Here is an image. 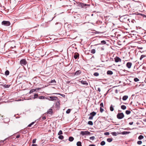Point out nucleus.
<instances>
[{
  "mask_svg": "<svg viewBox=\"0 0 146 146\" xmlns=\"http://www.w3.org/2000/svg\"><path fill=\"white\" fill-rule=\"evenodd\" d=\"M127 20H128V21H129V19H127Z\"/></svg>",
  "mask_w": 146,
  "mask_h": 146,
  "instance_id": "64",
  "label": "nucleus"
},
{
  "mask_svg": "<svg viewBox=\"0 0 146 146\" xmlns=\"http://www.w3.org/2000/svg\"><path fill=\"white\" fill-rule=\"evenodd\" d=\"M64 138V136L62 135H59L58 138L60 139H62Z\"/></svg>",
  "mask_w": 146,
  "mask_h": 146,
  "instance_id": "38",
  "label": "nucleus"
},
{
  "mask_svg": "<svg viewBox=\"0 0 146 146\" xmlns=\"http://www.w3.org/2000/svg\"><path fill=\"white\" fill-rule=\"evenodd\" d=\"M5 88H8L10 86V85H7V84H3L2 85Z\"/></svg>",
  "mask_w": 146,
  "mask_h": 146,
  "instance_id": "23",
  "label": "nucleus"
},
{
  "mask_svg": "<svg viewBox=\"0 0 146 146\" xmlns=\"http://www.w3.org/2000/svg\"><path fill=\"white\" fill-rule=\"evenodd\" d=\"M110 110L111 111H113L114 110L113 107V105L112 104L110 106Z\"/></svg>",
  "mask_w": 146,
  "mask_h": 146,
  "instance_id": "22",
  "label": "nucleus"
},
{
  "mask_svg": "<svg viewBox=\"0 0 146 146\" xmlns=\"http://www.w3.org/2000/svg\"><path fill=\"white\" fill-rule=\"evenodd\" d=\"M35 91L36 90L35 89H31L29 92V94H31L32 93L35 92Z\"/></svg>",
  "mask_w": 146,
  "mask_h": 146,
  "instance_id": "20",
  "label": "nucleus"
},
{
  "mask_svg": "<svg viewBox=\"0 0 146 146\" xmlns=\"http://www.w3.org/2000/svg\"><path fill=\"white\" fill-rule=\"evenodd\" d=\"M95 139V137L94 136H92L90 138V139L92 140H93Z\"/></svg>",
  "mask_w": 146,
  "mask_h": 146,
  "instance_id": "44",
  "label": "nucleus"
},
{
  "mask_svg": "<svg viewBox=\"0 0 146 146\" xmlns=\"http://www.w3.org/2000/svg\"><path fill=\"white\" fill-rule=\"evenodd\" d=\"M139 14L140 15H141V16H142V15H143L142 14L139 13Z\"/></svg>",
  "mask_w": 146,
  "mask_h": 146,
  "instance_id": "63",
  "label": "nucleus"
},
{
  "mask_svg": "<svg viewBox=\"0 0 146 146\" xmlns=\"http://www.w3.org/2000/svg\"><path fill=\"white\" fill-rule=\"evenodd\" d=\"M35 122H32L31 124L32 125H33L34 124Z\"/></svg>",
  "mask_w": 146,
  "mask_h": 146,
  "instance_id": "62",
  "label": "nucleus"
},
{
  "mask_svg": "<svg viewBox=\"0 0 146 146\" xmlns=\"http://www.w3.org/2000/svg\"><path fill=\"white\" fill-rule=\"evenodd\" d=\"M46 117L45 116H44L42 118V120H45L46 119Z\"/></svg>",
  "mask_w": 146,
  "mask_h": 146,
  "instance_id": "50",
  "label": "nucleus"
},
{
  "mask_svg": "<svg viewBox=\"0 0 146 146\" xmlns=\"http://www.w3.org/2000/svg\"><path fill=\"white\" fill-rule=\"evenodd\" d=\"M96 113L95 112L93 111L90 113V115L93 117L94 116H95L96 114Z\"/></svg>",
  "mask_w": 146,
  "mask_h": 146,
  "instance_id": "18",
  "label": "nucleus"
},
{
  "mask_svg": "<svg viewBox=\"0 0 146 146\" xmlns=\"http://www.w3.org/2000/svg\"><path fill=\"white\" fill-rule=\"evenodd\" d=\"M60 101L59 99H58V100H57L55 104V107L56 108L57 110H59L60 108Z\"/></svg>",
  "mask_w": 146,
  "mask_h": 146,
  "instance_id": "7",
  "label": "nucleus"
},
{
  "mask_svg": "<svg viewBox=\"0 0 146 146\" xmlns=\"http://www.w3.org/2000/svg\"><path fill=\"white\" fill-rule=\"evenodd\" d=\"M32 125L30 123V124H29V125L28 126V127H30Z\"/></svg>",
  "mask_w": 146,
  "mask_h": 146,
  "instance_id": "61",
  "label": "nucleus"
},
{
  "mask_svg": "<svg viewBox=\"0 0 146 146\" xmlns=\"http://www.w3.org/2000/svg\"><path fill=\"white\" fill-rule=\"evenodd\" d=\"M146 56L145 55H142L141 56L140 58V60H142L143 58L144 57H146Z\"/></svg>",
  "mask_w": 146,
  "mask_h": 146,
  "instance_id": "31",
  "label": "nucleus"
},
{
  "mask_svg": "<svg viewBox=\"0 0 146 146\" xmlns=\"http://www.w3.org/2000/svg\"><path fill=\"white\" fill-rule=\"evenodd\" d=\"M88 119H93V117L91 116L89 117Z\"/></svg>",
  "mask_w": 146,
  "mask_h": 146,
  "instance_id": "52",
  "label": "nucleus"
},
{
  "mask_svg": "<svg viewBox=\"0 0 146 146\" xmlns=\"http://www.w3.org/2000/svg\"><path fill=\"white\" fill-rule=\"evenodd\" d=\"M100 106H101L100 107H104V105H103V103H101L100 104Z\"/></svg>",
  "mask_w": 146,
  "mask_h": 146,
  "instance_id": "49",
  "label": "nucleus"
},
{
  "mask_svg": "<svg viewBox=\"0 0 146 146\" xmlns=\"http://www.w3.org/2000/svg\"><path fill=\"white\" fill-rule=\"evenodd\" d=\"M20 64L22 66L26 65L27 64V62L25 59H22L20 62Z\"/></svg>",
  "mask_w": 146,
  "mask_h": 146,
  "instance_id": "4",
  "label": "nucleus"
},
{
  "mask_svg": "<svg viewBox=\"0 0 146 146\" xmlns=\"http://www.w3.org/2000/svg\"><path fill=\"white\" fill-rule=\"evenodd\" d=\"M52 94H58V95H59L61 96H62L63 97H64L65 96V95L64 94H61L60 93H54Z\"/></svg>",
  "mask_w": 146,
  "mask_h": 146,
  "instance_id": "25",
  "label": "nucleus"
},
{
  "mask_svg": "<svg viewBox=\"0 0 146 146\" xmlns=\"http://www.w3.org/2000/svg\"><path fill=\"white\" fill-rule=\"evenodd\" d=\"M107 74L108 75H112L113 74V72L111 70H108L107 72Z\"/></svg>",
  "mask_w": 146,
  "mask_h": 146,
  "instance_id": "19",
  "label": "nucleus"
},
{
  "mask_svg": "<svg viewBox=\"0 0 146 146\" xmlns=\"http://www.w3.org/2000/svg\"><path fill=\"white\" fill-rule=\"evenodd\" d=\"M131 22L132 23H134V22H135V20H134L133 19V20H131Z\"/></svg>",
  "mask_w": 146,
  "mask_h": 146,
  "instance_id": "60",
  "label": "nucleus"
},
{
  "mask_svg": "<svg viewBox=\"0 0 146 146\" xmlns=\"http://www.w3.org/2000/svg\"><path fill=\"white\" fill-rule=\"evenodd\" d=\"M104 110L103 108H102V107L100 108V112L102 113L104 111Z\"/></svg>",
  "mask_w": 146,
  "mask_h": 146,
  "instance_id": "47",
  "label": "nucleus"
},
{
  "mask_svg": "<svg viewBox=\"0 0 146 146\" xmlns=\"http://www.w3.org/2000/svg\"><path fill=\"white\" fill-rule=\"evenodd\" d=\"M101 43L100 44H95V45H97L99 44H106V42L104 40H102L101 42Z\"/></svg>",
  "mask_w": 146,
  "mask_h": 146,
  "instance_id": "16",
  "label": "nucleus"
},
{
  "mask_svg": "<svg viewBox=\"0 0 146 146\" xmlns=\"http://www.w3.org/2000/svg\"><path fill=\"white\" fill-rule=\"evenodd\" d=\"M36 139H33V143H36Z\"/></svg>",
  "mask_w": 146,
  "mask_h": 146,
  "instance_id": "48",
  "label": "nucleus"
},
{
  "mask_svg": "<svg viewBox=\"0 0 146 146\" xmlns=\"http://www.w3.org/2000/svg\"><path fill=\"white\" fill-rule=\"evenodd\" d=\"M98 90L99 92H100L101 91V89L100 88H98Z\"/></svg>",
  "mask_w": 146,
  "mask_h": 146,
  "instance_id": "55",
  "label": "nucleus"
},
{
  "mask_svg": "<svg viewBox=\"0 0 146 146\" xmlns=\"http://www.w3.org/2000/svg\"><path fill=\"white\" fill-rule=\"evenodd\" d=\"M105 142L104 141H102L100 143V145L103 146L105 145Z\"/></svg>",
  "mask_w": 146,
  "mask_h": 146,
  "instance_id": "35",
  "label": "nucleus"
},
{
  "mask_svg": "<svg viewBox=\"0 0 146 146\" xmlns=\"http://www.w3.org/2000/svg\"><path fill=\"white\" fill-rule=\"evenodd\" d=\"M38 95V94L35 93L34 94V97H32V98L33 99H35L36 98H38L39 97Z\"/></svg>",
  "mask_w": 146,
  "mask_h": 146,
  "instance_id": "13",
  "label": "nucleus"
},
{
  "mask_svg": "<svg viewBox=\"0 0 146 146\" xmlns=\"http://www.w3.org/2000/svg\"><path fill=\"white\" fill-rule=\"evenodd\" d=\"M69 141H70L72 142L74 140V138L72 137H70L69 138Z\"/></svg>",
  "mask_w": 146,
  "mask_h": 146,
  "instance_id": "21",
  "label": "nucleus"
},
{
  "mask_svg": "<svg viewBox=\"0 0 146 146\" xmlns=\"http://www.w3.org/2000/svg\"><path fill=\"white\" fill-rule=\"evenodd\" d=\"M132 65V63L131 62H128L127 63L126 66L129 68H130Z\"/></svg>",
  "mask_w": 146,
  "mask_h": 146,
  "instance_id": "10",
  "label": "nucleus"
},
{
  "mask_svg": "<svg viewBox=\"0 0 146 146\" xmlns=\"http://www.w3.org/2000/svg\"><path fill=\"white\" fill-rule=\"evenodd\" d=\"M107 141L109 142H111L113 140V138H108L107 139Z\"/></svg>",
  "mask_w": 146,
  "mask_h": 146,
  "instance_id": "24",
  "label": "nucleus"
},
{
  "mask_svg": "<svg viewBox=\"0 0 146 146\" xmlns=\"http://www.w3.org/2000/svg\"><path fill=\"white\" fill-rule=\"evenodd\" d=\"M88 124L91 125H93V122L92 121H88Z\"/></svg>",
  "mask_w": 146,
  "mask_h": 146,
  "instance_id": "36",
  "label": "nucleus"
},
{
  "mask_svg": "<svg viewBox=\"0 0 146 146\" xmlns=\"http://www.w3.org/2000/svg\"><path fill=\"white\" fill-rule=\"evenodd\" d=\"M124 115L123 113L121 112L118 113L117 115V118L119 119H121L123 118Z\"/></svg>",
  "mask_w": 146,
  "mask_h": 146,
  "instance_id": "3",
  "label": "nucleus"
},
{
  "mask_svg": "<svg viewBox=\"0 0 146 146\" xmlns=\"http://www.w3.org/2000/svg\"><path fill=\"white\" fill-rule=\"evenodd\" d=\"M111 134L114 136H116L117 135V133L115 132H113L111 133Z\"/></svg>",
  "mask_w": 146,
  "mask_h": 146,
  "instance_id": "37",
  "label": "nucleus"
},
{
  "mask_svg": "<svg viewBox=\"0 0 146 146\" xmlns=\"http://www.w3.org/2000/svg\"><path fill=\"white\" fill-rule=\"evenodd\" d=\"M142 143V142L141 141H138L137 142V143L139 145H141Z\"/></svg>",
  "mask_w": 146,
  "mask_h": 146,
  "instance_id": "46",
  "label": "nucleus"
},
{
  "mask_svg": "<svg viewBox=\"0 0 146 146\" xmlns=\"http://www.w3.org/2000/svg\"><path fill=\"white\" fill-rule=\"evenodd\" d=\"M56 82L55 80H51L50 82H49V83H56Z\"/></svg>",
  "mask_w": 146,
  "mask_h": 146,
  "instance_id": "41",
  "label": "nucleus"
},
{
  "mask_svg": "<svg viewBox=\"0 0 146 146\" xmlns=\"http://www.w3.org/2000/svg\"><path fill=\"white\" fill-rule=\"evenodd\" d=\"M20 137V135H18L17 136L16 138H19Z\"/></svg>",
  "mask_w": 146,
  "mask_h": 146,
  "instance_id": "56",
  "label": "nucleus"
},
{
  "mask_svg": "<svg viewBox=\"0 0 146 146\" xmlns=\"http://www.w3.org/2000/svg\"><path fill=\"white\" fill-rule=\"evenodd\" d=\"M46 99L50 101L56 102L57 100H58V99L56 96H50L47 97Z\"/></svg>",
  "mask_w": 146,
  "mask_h": 146,
  "instance_id": "1",
  "label": "nucleus"
},
{
  "mask_svg": "<svg viewBox=\"0 0 146 146\" xmlns=\"http://www.w3.org/2000/svg\"><path fill=\"white\" fill-rule=\"evenodd\" d=\"M76 5L78 9L83 8L86 6H90V5L84 3H77Z\"/></svg>",
  "mask_w": 146,
  "mask_h": 146,
  "instance_id": "2",
  "label": "nucleus"
},
{
  "mask_svg": "<svg viewBox=\"0 0 146 146\" xmlns=\"http://www.w3.org/2000/svg\"><path fill=\"white\" fill-rule=\"evenodd\" d=\"M109 133L108 132H105L104 133V135H109Z\"/></svg>",
  "mask_w": 146,
  "mask_h": 146,
  "instance_id": "45",
  "label": "nucleus"
},
{
  "mask_svg": "<svg viewBox=\"0 0 146 146\" xmlns=\"http://www.w3.org/2000/svg\"><path fill=\"white\" fill-rule=\"evenodd\" d=\"M134 81L135 82H137L139 81V80L137 78H135L134 79Z\"/></svg>",
  "mask_w": 146,
  "mask_h": 146,
  "instance_id": "40",
  "label": "nucleus"
},
{
  "mask_svg": "<svg viewBox=\"0 0 146 146\" xmlns=\"http://www.w3.org/2000/svg\"><path fill=\"white\" fill-rule=\"evenodd\" d=\"M35 89L36 91V90L39 91V90H40L41 89V88H35Z\"/></svg>",
  "mask_w": 146,
  "mask_h": 146,
  "instance_id": "51",
  "label": "nucleus"
},
{
  "mask_svg": "<svg viewBox=\"0 0 146 146\" xmlns=\"http://www.w3.org/2000/svg\"><path fill=\"white\" fill-rule=\"evenodd\" d=\"M128 98V96H127V95H125V96H123V98H122V99L123 100H127V99Z\"/></svg>",
  "mask_w": 146,
  "mask_h": 146,
  "instance_id": "17",
  "label": "nucleus"
},
{
  "mask_svg": "<svg viewBox=\"0 0 146 146\" xmlns=\"http://www.w3.org/2000/svg\"><path fill=\"white\" fill-rule=\"evenodd\" d=\"M31 146H38V145L37 144H33Z\"/></svg>",
  "mask_w": 146,
  "mask_h": 146,
  "instance_id": "57",
  "label": "nucleus"
},
{
  "mask_svg": "<svg viewBox=\"0 0 146 146\" xmlns=\"http://www.w3.org/2000/svg\"><path fill=\"white\" fill-rule=\"evenodd\" d=\"M21 132L23 134H25L27 133V131L26 130H23L21 131Z\"/></svg>",
  "mask_w": 146,
  "mask_h": 146,
  "instance_id": "43",
  "label": "nucleus"
},
{
  "mask_svg": "<svg viewBox=\"0 0 146 146\" xmlns=\"http://www.w3.org/2000/svg\"><path fill=\"white\" fill-rule=\"evenodd\" d=\"M100 49L101 50H104V48H103V47L100 48Z\"/></svg>",
  "mask_w": 146,
  "mask_h": 146,
  "instance_id": "58",
  "label": "nucleus"
},
{
  "mask_svg": "<svg viewBox=\"0 0 146 146\" xmlns=\"http://www.w3.org/2000/svg\"><path fill=\"white\" fill-rule=\"evenodd\" d=\"M143 138H144V137L143 135H140L139 136V137H138V139L139 140H141V139H143Z\"/></svg>",
  "mask_w": 146,
  "mask_h": 146,
  "instance_id": "29",
  "label": "nucleus"
},
{
  "mask_svg": "<svg viewBox=\"0 0 146 146\" xmlns=\"http://www.w3.org/2000/svg\"><path fill=\"white\" fill-rule=\"evenodd\" d=\"M81 73V71L80 70L77 71L75 73V75H78L80 74Z\"/></svg>",
  "mask_w": 146,
  "mask_h": 146,
  "instance_id": "14",
  "label": "nucleus"
},
{
  "mask_svg": "<svg viewBox=\"0 0 146 146\" xmlns=\"http://www.w3.org/2000/svg\"><path fill=\"white\" fill-rule=\"evenodd\" d=\"M80 82L82 84L85 86H87L88 85V83L86 81L81 80Z\"/></svg>",
  "mask_w": 146,
  "mask_h": 146,
  "instance_id": "11",
  "label": "nucleus"
},
{
  "mask_svg": "<svg viewBox=\"0 0 146 146\" xmlns=\"http://www.w3.org/2000/svg\"><path fill=\"white\" fill-rule=\"evenodd\" d=\"M1 24L6 26H8L10 25V22L8 21H3L2 22Z\"/></svg>",
  "mask_w": 146,
  "mask_h": 146,
  "instance_id": "5",
  "label": "nucleus"
},
{
  "mask_svg": "<svg viewBox=\"0 0 146 146\" xmlns=\"http://www.w3.org/2000/svg\"><path fill=\"white\" fill-rule=\"evenodd\" d=\"M53 113V110L51 109H49L47 111V113L49 114H52Z\"/></svg>",
  "mask_w": 146,
  "mask_h": 146,
  "instance_id": "12",
  "label": "nucleus"
},
{
  "mask_svg": "<svg viewBox=\"0 0 146 146\" xmlns=\"http://www.w3.org/2000/svg\"><path fill=\"white\" fill-rule=\"evenodd\" d=\"M71 110L70 109H68L66 111V113L68 114L70 112Z\"/></svg>",
  "mask_w": 146,
  "mask_h": 146,
  "instance_id": "42",
  "label": "nucleus"
},
{
  "mask_svg": "<svg viewBox=\"0 0 146 146\" xmlns=\"http://www.w3.org/2000/svg\"><path fill=\"white\" fill-rule=\"evenodd\" d=\"M121 108L123 110H125L126 108V107L125 105H122L121 106Z\"/></svg>",
  "mask_w": 146,
  "mask_h": 146,
  "instance_id": "27",
  "label": "nucleus"
},
{
  "mask_svg": "<svg viewBox=\"0 0 146 146\" xmlns=\"http://www.w3.org/2000/svg\"><path fill=\"white\" fill-rule=\"evenodd\" d=\"M130 133V132H128V131H123L122 132V134L123 135H125V134H128V133Z\"/></svg>",
  "mask_w": 146,
  "mask_h": 146,
  "instance_id": "30",
  "label": "nucleus"
},
{
  "mask_svg": "<svg viewBox=\"0 0 146 146\" xmlns=\"http://www.w3.org/2000/svg\"><path fill=\"white\" fill-rule=\"evenodd\" d=\"M90 132L88 131H81L80 133V134L83 136L84 135H90Z\"/></svg>",
  "mask_w": 146,
  "mask_h": 146,
  "instance_id": "6",
  "label": "nucleus"
},
{
  "mask_svg": "<svg viewBox=\"0 0 146 146\" xmlns=\"http://www.w3.org/2000/svg\"><path fill=\"white\" fill-rule=\"evenodd\" d=\"M93 75L94 76H97L99 75V74L98 72H96L94 73Z\"/></svg>",
  "mask_w": 146,
  "mask_h": 146,
  "instance_id": "32",
  "label": "nucleus"
},
{
  "mask_svg": "<svg viewBox=\"0 0 146 146\" xmlns=\"http://www.w3.org/2000/svg\"><path fill=\"white\" fill-rule=\"evenodd\" d=\"M7 140V139H5L4 140H1V142L2 143H3L4 141Z\"/></svg>",
  "mask_w": 146,
  "mask_h": 146,
  "instance_id": "53",
  "label": "nucleus"
},
{
  "mask_svg": "<svg viewBox=\"0 0 146 146\" xmlns=\"http://www.w3.org/2000/svg\"><path fill=\"white\" fill-rule=\"evenodd\" d=\"M96 52V50L95 49H92L91 51V53L92 54H94Z\"/></svg>",
  "mask_w": 146,
  "mask_h": 146,
  "instance_id": "33",
  "label": "nucleus"
},
{
  "mask_svg": "<svg viewBox=\"0 0 146 146\" xmlns=\"http://www.w3.org/2000/svg\"><path fill=\"white\" fill-rule=\"evenodd\" d=\"M9 72L8 70H7L5 72V74L6 76H8L9 74Z\"/></svg>",
  "mask_w": 146,
  "mask_h": 146,
  "instance_id": "28",
  "label": "nucleus"
},
{
  "mask_svg": "<svg viewBox=\"0 0 146 146\" xmlns=\"http://www.w3.org/2000/svg\"><path fill=\"white\" fill-rule=\"evenodd\" d=\"M114 59L115 61L116 62H121V59L118 56L115 57Z\"/></svg>",
  "mask_w": 146,
  "mask_h": 146,
  "instance_id": "8",
  "label": "nucleus"
},
{
  "mask_svg": "<svg viewBox=\"0 0 146 146\" xmlns=\"http://www.w3.org/2000/svg\"><path fill=\"white\" fill-rule=\"evenodd\" d=\"M38 98H39L40 99H46L47 97H45L43 96H39Z\"/></svg>",
  "mask_w": 146,
  "mask_h": 146,
  "instance_id": "15",
  "label": "nucleus"
},
{
  "mask_svg": "<svg viewBox=\"0 0 146 146\" xmlns=\"http://www.w3.org/2000/svg\"><path fill=\"white\" fill-rule=\"evenodd\" d=\"M131 111L129 110H126L125 111V113L127 115H129L131 113Z\"/></svg>",
  "mask_w": 146,
  "mask_h": 146,
  "instance_id": "34",
  "label": "nucleus"
},
{
  "mask_svg": "<svg viewBox=\"0 0 146 146\" xmlns=\"http://www.w3.org/2000/svg\"><path fill=\"white\" fill-rule=\"evenodd\" d=\"M133 124V122H131L129 123V124L130 125H132Z\"/></svg>",
  "mask_w": 146,
  "mask_h": 146,
  "instance_id": "54",
  "label": "nucleus"
},
{
  "mask_svg": "<svg viewBox=\"0 0 146 146\" xmlns=\"http://www.w3.org/2000/svg\"><path fill=\"white\" fill-rule=\"evenodd\" d=\"M74 57L75 59H76L79 58V54L78 53H75L74 56Z\"/></svg>",
  "mask_w": 146,
  "mask_h": 146,
  "instance_id": "9",
  "label": "nucleus"
},
{
  "mask_svg": "<svg viewBox=\"0 0 146 146\" xmlns=\"http://www.w3.org/2000/svg\"><path fill=\"white\" fill-rule=\"evenodd\" d=\"M77 146H82V143L80 141H78L76 143Z\"/></svg>",
  "mask_w": 146,
  "mask_h": 146,
  "instance_id": "26",
  "label": "nucleus"
},
{
  "mask_svg": "<svg viewBox=\"0 0 146 146\" xmlns=\"http://www.w3.org/2000/svg\"><path fill=\"white\" fill-rule=\"evenodd\" d=\"M89 146H96L94 144H91L89 145Z\"/></svg>",
  "mask_w": 146,
  "mask_h": 146,
  "instance_id": "59",
  "label": "nucleus"
},
{
  "mask_svg": "<svg viewBox=\"0 0 146 146\" xmlns=\"http://www.w3.org/2000/svg\"><path fill=\"white\" fill-rule=\"evenodd\" d=\"M62 134V130H60L58 133V135H60Z\"/></svg>",
  "mask_w": 146,
  "mask_h": 146,
  "instance_id": "39",
  "label": "nucleus"
}]
</instances>
